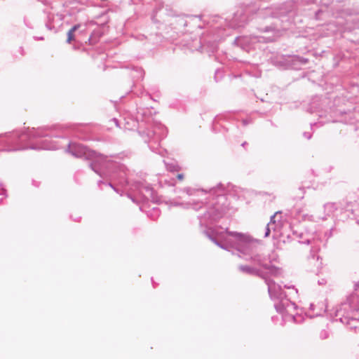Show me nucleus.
<instances>
[{"instance_id":"nucleus-8","label":"nucleus","mask_w":359,"mask_h":359,"mask_svg":"<svg viewBox=\"0 0 359 359\" xmlns=\"http://www.w3.org/2000/svg\"><path fill=\"white\" fill-rule=\"evenodd\" d=\"M246 260H250L257 264L259 266L263 267V264H267L265 263V257H264L262 255L259 254H253L251 253L249 258H246Z\"/></svg>"},{"instance_id":"nucleus-27","label":"nucleus","mask_w":359,"mask_h":359,"mask_svg":"<svg viewBox=\"0 0 359 359\" xmlns=\"http://www.w3.org/2000/svg\"><path fill=\"white\" fill-rule=\"evenodd\" d=\"M109 185L111 187H112L113 189H114V187L112 186V184H111V183H109Z\"/></svg>"},{"instance_id":"nucleus-10","label":"nucleus","mask_w":359,"mask_h":359,"mask_svg":"<svg viewBox=\"0 0 359 359\" xmlns=\"http://www.w3.org/2000/svg\"><path fill=\"white\" fill-rule=\"evenodd\" d=\"M324 209L326 215L330 216L337 209V206L334 203H327L325 204Z\"/></svg>"},{"instance_id":"nucleus-17","label":"nucleus","mask_w":359,"mask_h":359,"mask_svg":"<svg viewBox=\"0 0 359 359\" xmlns=\"http://www.w3.org/2000/svg\"><path fill=\"white\" fill-rule=\"evenodd\" d=\"M74 39V32H72L70 30H69L68 32H67V42L68 43H70L72 42V41H73Z\"/></svg>"},{"instance_id":"nucleus-22","label":"nucleus","mask_w":359,"mask_h":359,"mask_svg":"<svg viewBox=\"0 0 359 359\" xmlns=\"http://www.w3.org/2000/svg\"><path fill=\"white\" fill-rule=\"evenodd\" d=\"M177 178L180 180H182L184 179V175L183 174H178L177 175Z\"/></svg>"},{"instance_id":"nucleus-26","label":"nucleus","mask_w":359,"mask_h":359,"mask_svg":"<svg viewBox=\"0 0 359 359\" xmlns=\"http://www.w3.org/2000/svg\"><path fill=\"white\" fill-rule=\"evenodd\" d=\"M222 187V184H219L217 187V189H220Z\"/></svg>"},{"instance_id":"nucleus-1","label":"nucleus","mask_w":359,"mask_h":359,"mask_svg":"<svg viewBox=\"0 0 359 359\" xmlns=\"http://www.w3.org/2000/svg\"><path fill=\"white\" fill-rule=\"evenodd\" d=\"M67 151L75 157L91 160L90 168L101 177L110 175L109 168L114 166V162L108 156L97 154L81 144L69 143Z\"/></svg>"},{"instance_id":"nucleus-13","label":"nucleus","mask_w":359,"mask_h":359,"mask_svg":"<svg viewBox=\"0 0 359 359\" xmlns=\"http://www.w3.org/2000/svg\"><path fill=\"white\" fill-rule=\"evenodd\" d=\"M286 304H287L286 306H285L284 302H281L279 304H276L275 306H276V309L277 311L280 312V313H282V312L284 311V310H286L287 307L289 306V302H287Z\"/></svg>"},{"instance_id":"nucleus-2","label":"nucleus","mask_w":359,"mask_h":359,"mask_svg":"<svg viewBox=\"0 0 359 359\" xmlns=\"http://www.w3.org/2000/svg\"><path fill=\"white\" fill-rule=\"evenodd\" d=\"M359 311V282L354 285V292L351 294L342 303L336 311V316L339 317V320L342 323L351 325V322L355 320L351 317V314L354 311Z\"/></svg>"},{"instance_id":"nucleus-7","label":"nucleus","mask_w":359,"mask_h":359,"mask_svg":"<svg viewBox=\"0 0 359 359\" xmlns=\"http://www.w3.org/2000/svg\"><path fill=\"white\" fill-rule=\"evenodd\" d=\"M238 269L243 273H245L250 275H255L261 277L262 278H263V277L265 276V275H264V273L261 272L259 269L247 265H240L238 266Z\"/></svg>"},{"instance_id":"nucleus-21","label":"nucleus","mask_w":359,"mask_h":359,"mask_svg":"<svg viewBox=\"0 0 359 359\" xmlns=\"http://www.w3.org/2000/svg\"><path fill=\"white\" fill-rule=\"evenodd\" d=\"M275 217H276V214L271 217V220H270V222L269 223V224H270V226L273 225V223L275 222V221H274Z\"/></svg>"},{"instance_id":"nucleus-5","label":"nucleus","mask_w":359,"mask_h":359,"mask_svg":"<svg viewBox=\"0 0 359 359\" xmlns=\"http://www.w3.org/2000/svg\"><path fill=\"white\" fill-rule=\"evenodd\" d=\"M263 279H264L265 283L268 286V292L270 297L273 299H282L283 292L281 287L266 276L263 277Z\"/></svg>"},{"instance_id":"nucleus-3","label":"nucleus","mask_w":359,"mask_h":359,"mask_svg":"<svg viewBox=\"0 0 359 359\" xmlns=\"http://www.w3.org/2000/svg\"><path fill=\"white\" fill-rule=\"evenodd\" d=\"M321 240L319 238L312 237L306 238L305 241H302V243H306L311 245L310 255L308 256V262L309 264L313 265L317 269L322 267V262L320 260V257L317 255L320 248Z\"/></svg>"},{"instance_id":"nucleus-28","label":"nucleus","mask_w":359,"mask_h":359,"mask_svg":"<svg viewBox=\"0 0 359 359\" xmlns=\"http://www.w3.org/2000/svg\"><path fill=\"white\" fill-rule=\"evenodd\" d=\"M245 144H246V142H243V143L242 144V146H245Z\"/></svg>"},{"instance_id":"nucleus-14","label":"nucleus","mask_w":359,"mask_h":359,"mask_svg":"<svg viewBox=\"0 0 359 359\" xmlns=\"http://www.w3.org/2000/svg\"><path fill=\"white\" fill-rule=\"evenodd\" d=\"M45 129H40L37 131H35L34 133H32V136L36 137H46L48 136L49 135L47 133H45L44 132Z\"/></svg>"},{"instance_id":"nucleus-4","label":"nucleus","mask_w":359,"mask_h":359,"mask_svg":"<svg viewBox=\"0 0 359 359\" xmlns=\"http://www.w3.org/2000/svg\"><path fill=\"white\" fill-rule=\"evenodd\" d=\"M227 233L234 238V246L239 252L245 255L249 254L252 246V239L248 235L236 231H228Z\"/></svg>"},{"instance_id":"nucleus-24","label":"nucleus","mask_w":359,"mask_h":359,"mask_svg":"<svg viewBox=\"0 0 359 359\" xmlns=\"http://www.w3.org/2000/svg\"><path fill=\"white\" fill-rule=\"evenodd\" d=\"M112 121L115 123V124L117 127H119L118 121L116 118H113Z\"/></svg>"},{"instance_id":"nucleus-20","label":"nucleus","mask_w":359,"mask_h":359,"mask_svg":"<svg viewBox=\"0 0 359 359\" xmlns=\"http://www.w3.org/2000/svg\"><path fill=\"white\" fill-rule=\"evenodd\" d=\"M80 26L81 25L79 24L75 25L69 30L74 33V32L76 31L80 27Z\"/></svg>"},{"instance_id":"nucleus-16","label":"nucleus","mask_w":359,"mask_h":359,"mask_svg":"<svg viewBox=\"0 0 359 359\" xmlns=\"http://www.w3.org/2000/svg\"><path fill=\"white\" fill-rule=\"evenodd\" d=\"M207 236H208V238L215 244L217 245V246H219V248H222V249H226V248L222 245L220 243H219L215 238H213L212 236H211L210 235H209L208 233H206Z\"/></svg>"},{"instance_id":"nucleus-19","label":"nucleus","mask_w":359,"mask_h":359,"mask_svg":"<svg viewBox=\"0 0 359 359\" xmlns=\"http://www.w3.org/2000/svg\"><path fill=\"white\" fill-rule=\"evenodd\" d=\"M271 232L270 224H268L266 226V231L264 234V237H267L269 236Z\"/></svg>"},{"instance_id":"nucleus-15","label":"nucleus","mask_w":359,"mask_h":359,"mask_svg":"<svg viewBox=\"0 0 359 359\" xmlns=\"http://www.w3.org/2000/svg\"><path fill=\"white\" fill-rule=\"evenodd\" d=\"M189 207L188 208H191L193 209H194L195 210H200L202 206H203V203H190V204H188Z\"/></svg>"},{"instance_id":"nucleus-11","label":"nucleus","mask_w":359,"mask_h":359,"mask_svg":"<svg viewBox=\"0 0 359 359\" xmlns=\"http://www.w3.org/2000/svg\"><path fill=\"white\" fill-rule=\"evenodd\" d=\"M165 165L166 166L167 170L170 172L179 171L180 169V166L177 164H176L175 162H171V163L165 162Z\"/></svg>"},{"instance_id":"nucleus-9","label":"nucleus","mask_w":359,"mask_h":359,"mask_svg":"<svg viewBox=\"0 0 359 359\" xmlns=\"http://www.w3.org/2000/svg\"><path fill=\"white\" fill-rule=\"evenodd\" d=\"M263 268L268 270L269 273L273 276H278L280 273V269H278L274 266H272L269 264H263Z\"/></svg>"},{"instance_id":"nucleus-18","label":"nucleus","mask_w":359,"mask_h":359,"mask_svg":"<svg viewBox=\"0 0 359 359\" xmlns=\"http://www.w3.org/2000/svg\"><path fill=\"white\" fill-rule=\"evenodd\" d=\"M193 189L190 187H185L182 189V191L186 193L188 195H192L193 194Z\"/></svg>"},{"instance_id":"nucleus-25","label":"nucleus","mask_w":359,"mask_h":359,"mask_svg":"<svg viewBox=\"0 0 359 359\" xmlns=\"http://www.w3.org/2000/svg\"><path fill=\"white\" fill-rule=\"evenodd\" d=\"M325 280L324 279H323L321 281H318V284L319 285H324L325 283Z\"/></svg>"},{"instance_id":"nucleus-12","label":"nucleus","mask_w":359,"mask_h":359,"mask_svg":"<svg viewBox=\"0 0 359 359\" xmlns=\"http://www.w3.org/2000/svg\"><path fill=\"white\" fill-rule=\"evenodd\" d=\"M292 61L294 62H298L301 65H305V64L308 63L309 60L307 58H305L303 57L295 55L292 58Z\"/></svg>"},{"instance_id":"nucleus-23","label":"nucleus","mask_w":359,"mask_h":359,"mask_svg":"<svg viewBox=\"0 0 359 359\" xmlns=\"http://www.w3.org/2000/svg\"><path fill=\"white\" fill-rule=\"evenodd\" d=\"M304 136L307 138L308 140H309L311 137V135L310 134H309L308 133H304Z\"/></svg>"},{"instance_id":"nucleus-6","label":"nucleus","mask_w":359,"mask_h":359,"mask_svg":"<svg viewBox=\"0 0 359 359\" xmlns=\"http://www.w3.org/2000/svg\"><path fill=\"white\" fill-rule=\"evenodd\" d=\"M223 210L217 208H211L206 213L204 214L203 218L211 221H216L222 216Z\"/></svg>"}]
</instances>
